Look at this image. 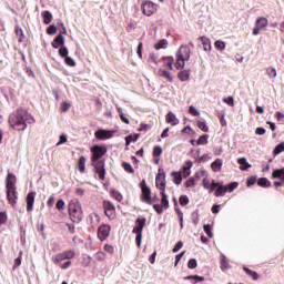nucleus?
<instances>
[{"label": "nucleus", "mask_w": 284, "mask_h": 284, "mask_svg": "<svg viewBox=\"0 0 284 284\" xmlns=\"http://www.w3.org/2000/svg\"><path fill=\"white\" fill-rule=\"evenodd\" d=\"M214 190H215V192H214ZM211 192H214V195L217 197L225 196V194L227 193L225 186L221 182H212L211 183Z\"/></svg>", "instance_id": "obj_12"}, {"label": "nucleus", "mask_w": 284, "mask_h": 284, "mask_svg": "<svg viewBox=\"0 0 284 284\" xmlns=\"http://www.w3.org/2000/svg\"><path fill=\"white\" fill-rule=\"evenodd\" d=\"M158 74H159V77H164V79H168V81H170V83H172V81H174V79L172 78V75L170 74L169 71L159 69Z\"/></svg>", "instance_id": "obj_28"}, {"label": "nucleus", "mask_w": 284, "mask_h": 284, "mask_svg": "<svg viewBox=\"0 0 284 284\" xmlns=\"http://www.w3.org/2000/svg\"><path fill=\"white\" fill-rule=\"evenodd\" d=\"M92 165L100 181H105V160H100L99 162H92Z\"/></svg>", "instance_id": "obj_9"}, {"label": "nucleus", "mask_w": 284, "mask_h": 284, "mask_svg": "<svg viewBox=\"0 0 284 284\" xmlns=\"http://www.w3.org/2000/svg\"><path fill=\"white\" fill-rule=\"evenodd\" d=\"M136 141H139V134L128 135L125 138V145H130V143H136Z\"/></svg>", "instance_id": "obj_35"}, {"label": "nucleus", "mask_w": 284, "mask_h": 284, "mask_svg": "<svg viewBox=\"0 0 284 284\" xmlns=\"http://www.w3.org/2000/svg\"><path fill=\"white\" fill-rule=\"evenodd\" d=\"M153 209L155 210V212L158 214H163V206H162V204H154Z\"/></svg>", "instance_id": "obj_62"}, {"label": "nucleus", "mask_w": 284, "mask_h": 284, "mask_svg": "<svg viewBox=\"0 0 284 284\" xmlns=\"http://www.w3.org/2000/svg\"><path fill=\"white\" fill-rule=\"evenodd\" d=\"M69 216L73 223L83 221V209L81 207V202L77 199L69 202Z\"/></svg>", "instance_id": "obj_2"}, {"label": "nucleus", "mask_w": 284, "mask_h": 284, "mask_svg": "<svg viewBox=\"0 0 284 284\" xmlns=\"http://www.w3.org/2000/svg\"><path fill=\"white\" fill-rule=\"evenodd\" d=\"M181 247H183V242L179 241L175 246L173 247V252L176 253L179 252V250H181Z\"/></svg>", "instance_id": "obj_64"}, {"label": "nucleus", "mask_w": 284, "mask_h": 284, "mask_svg": "<svg viewBox=\"0 0 284 284\" xmlns=\"http://www.w3.org/2000/svg\"><path fill=\"white\" fill-rule=\"evenodd\" d=\"M266 73L270 77V79H276V68L266 69Z\"/></svg>", "instance_id": "obj_45"}, {"label": "nucleus", "mask_w": 284, "mask_h": 284, "mask_svg": "<svg viewBox=\"0 0 284 284\" xmlns=\"http://www.w3.org/2000/svg\"><path fill=\"white\" fill-rule=\"evenodd\" d=\"M172 174H173V183H175V185H181V182L183 181L181 173L173 172Z\"/></svg>", "instance_id": "obj_39"}, {"label": "nucleus", "mask_w": 284, "mask_h": 284, "mask_svg": "<svg viewBox=\"0 0 284 284\" xmlns=\"http://www.w3.org/2000/svg\"><path fill=\"white\" fill-rule=\"evenodd\" d=\"M166 123H171V125H179V119L173 112H169L166 115Z\"/></svg>", "instance_id": "obj_23"}, {"label": "nucleus", "mask_w": 284, "mask_h": 284, "mask_svg": "<svg viewBox=\"0 0 284 284\" xmlns=\"http://www.w3.org/2000/svg\"><path fill=\"white\" fill-rule=\"evenodd\" d=\"M201 42H202L204 52H210V50H212V42L210 41V38L201 37Z\"/></svg>", "instance_id": "obj_20"}, {"label": "nucleus", "mask_w": 284, "mask_h": 284, "mask_svg": "<svg viewBox=\"0 0 284 284\" xmlns=\"http://www.w3.org/2000/svg\"><path fill=\"white\" fill-rule=\"evenodd\" d=\"M207 139H210V135H201L196 141V145H207Z\"/></svg>", "instance_id": "obj_37"}, {"label": "nucleus", "mask_w": 284, "mask_h": 284, "mask_svg": "<svg viewBox=\"0 0 284 284\" xmlns=\"http://www.w3.org/2000/svg\"><path fill=\"white\" fill-rule=\"evenodd\" d=\"M159 6L152 1H144L141 4L142 14H145V17H152V14L156 12Z\"/></svg>", "instance_id": "obj_7"}, {"label": "nucleus", "mask_w": 284, "mask_h": 284, "mask_svg": "<svg viewBox=\"0 0 284 284\" xmlns=\"http://www.w3.org/2000/svg\"><path fill=\"white\" fill-rule=\"evenodd\" d=\"M77 196H84L85 195V189L83 187H77L75 189Z\"/></svg>", "instance_id": "obj_63"}, {"label": "nucleus", "mask_w": 284, "mask_h": 284, "mask_svg": "<svg viewBox=\"0 0 284 284\" xmlns=\"http://www.w3.org/2000/svg\"><path fill=\"white\" fill-rule=\"evenodd\" d=\"M272 178L284 180V168L274 170L273 173H272Z\"/></svg>", "instance_id": "obj_30"}, {"label": "nucleus", "mask_w": 284, "mask_h": 284, "mask_svg": "<svg viewBox=\"0 0 284 284\" xmlns=\"http://www.w3.org/2000/svg\"><path fill=\"white\" fill-rule=\"evenodd\" d=\"M140 187L142 190L141 199L143 203L152 205V191L149 189L148 184L145 183V180H142V182L140 183Z\"/></svg>", "instance_id": "obj_8"}, {"label": "nucleus", "mask_w": 284, "mask_h": 284, "mask_svg": "<svg viewBox=\"0 0 284 284\" xmlns=\"http://www.w3.org/2000/svg\"><path fill=\"white\" fill-rule=\"evenodd\" d=\"M184 281H193L192 283L196 284V283H202V281H205V277L200 275H189L184 277Z\"/></svg>", "instance_id": "obj_24"}, {"label": "nucleus", "mask_w": 284, "mask_h": 284, "mask_svg": "<svg viewBox=\"0 0 284 284\" xmlns=\"http://www.w3.org/2000/svg\"><path fill=\"white\" fill-rule=\"evenodd\" d=\"M185 61H190V47L181 45L176 52V63L175 68H185Z\"/></svg>", "instance_id": "obj_3"}, {"label": "nucleus", "mask_w": 284, "mask_h": 284, "mask_svg": "<svg viewBox=\"0 0 284 284\" xmlns=\"http://www.w3.org/2000/svg\"><path fill=\"white\" fill-rule=\"evenodd\" d=\"M193 165H194V162H192V160H187L185 162V165L182 168V170H183L182 175L184 176V179H187V176H190V174H192V172L190 170H192Z\"/></svg>", "instance_id": "obj_16"}, {"label": "nucleus", "mask_w": 284, "mask_h": 284, "mask_svg": "<svg viewBox=\"0 0 284 284\" xmlns=\"http://www.w3.org/2000/svg\"><path fill=\"white\" fill-rule=\"evenodd\" d=\"M189 112L190 114H192L193 116H201V112L199 110H196V108L194 105H191L189 108Z\"/></svg>", "instance_id": "obj_48"}, {"label": "nucleus", "mask_w": 284, "mask_h": 284, "mask_svg": "<svg viewBox=\"0 0 284 284\" xmlns=\"http://www.w3.org/2000/svg\"><path fill=\"white\" fill-rule=\"evenodd\" d=\"M237 163H239V165H242L241 170H250V168H252V164H248L247 159H245V158H240L237 160Z\"/></svg>", "instance_id": "obj_27"}, {"label": "nucleus", "mask_w": 284, "mask_h": 284, "mask_svg": "<svg viewBox=\"0 0 284 284\" xmlns=\"http://www.w3.org/2000/svg\"><path fill=\"white\" fill-rule=\"evenodd\" d=\"M155 185L161 192H165V172L162 169H159V172L155 176Z\"/></svg>", "instance_id": "obj_11"}, {"label": "nucleus", "mask_w": 284, "mask_h": 284, "mask_svg": "<svg viewBox=\"0 0 284 284\" xmlns=\"http://www.w3.org/2000/svg\"><path fill=\"white\" fill-rule=\"evenodd\" d=\"M221 168H223V160L216 159L214 162L211 164V170L213 172H221Z\"/></svg>", "instance_id": "obj_21"}, {"label": "nucleus", "mask_w": 284, "mask_h": 284, "mask_svg": "<svg viewBox=\"0 0 284 284\" xmlns=\"http://www.w3.org/2000/svg\"><path fill=\"white\" fill-rule=\"evenodd\" d=\"M91 154H92V158H91L92 163H97L100 161L99 159L108 154V148L103 145H94L91 149Z\"/></svg>", "instance_id": "obj_5"}, {"label": "nucleus", "mask_w": 284, "mask_h": 284, "mask_svg": "<svg viewBox=\"0 0 284 284\" xmlns=\"http://www.w3.org/2000/svg\"><path fill=\"white\" fill-rule=\"evenodd\" d=\"M220 261L222 272L230 270V262H227V257H225V254L220 255Z\"/></svg>", "instance_id": "obj_19"}, {"label": "nucleus", "mask_w": 284, "mask_h": 284, "mask_svg": "<svg viewBox=\"0 0 284 284\" xmlns=\"http://www.w3.org/2000/svg\"><path fill=\"white\" fill-rule=\"evenodd\" d=\"M16 34L19 37V42L23 43V39H26V34H23V29L19 26L16 27Z\"/></svg>", "instance_id": "obj_33"}, {"label": "nucleus", "mask_w": 284, "mask_h": 284, "mask_svg": "<svg viewBox=\"0 0 284 284\" xmlns=\"http://www.w3.org/2000/svg\"><path fill=\"white\" fill-rule=\"evenodd\" d=\"M164 65H166L169 70H174V59L172 58L164 59Z\"/></svg>", "instance_id": "obj_40"}, {"label": "nucleus", "mask_w": 284, "mask_h": 284, "mask_svg": "<svg viewBox=\"0 0 284 284\" xmlns=\"http://www.w3.org/2000/svg\"><path fill=\"white\" fill-rule=\"evenodd\" d=\"M267 23H268V21H267V18H265V17L257 18L256 22H255L256 27L262 30L267 28Z\"/></svg>", "instance_id": "obj_22"}, {"label": "nucleus", "mask_w": 284, "mask_h": 284, "mask_svg": "<svg viewBox=\"0 0 284 284\" xmlns=\"http://www.w3.org/2000/svg\"><path fill=\"white\" fill-rule=\"evenodd\" d=\"M64 61L67 63V65H70L71 68H74V65H77V61H74V59L70 58V57H65Z\"/></svg>", "instance_id": "obj_51"}, {"label": "nucleus", "mask_w": 284, "mask_h": 284, "mask_svg": "<svg viewBox=\"0 0 284 284\" xmlns=\"http://www.w3.org/2000/svg\"><path fill=\"white\" fill-rule=\"evenodd\" d=\"M244 272H246V274L248 276H251L253 278V281H258V273H256V271H252L250 268H247V266L243 267Z\"/></svg>", "instance_id": "obj_31"}, {"label": "nucleus", "mask_w": 284, "mask_h": 284, "mask_svg": "<svg viewBox=\"0 0 284 284\" xmlns=\"http://www.w3.org/2000/svg\"><path fill=\"white\" fill-rule=\"evenodd\" d=\"M223 102L226 103L227 105H231V108H234V98L233 97L223 98Z\"/></svg>", "instance_id": "obj_52"}, {"label": "nucleus", "mask_w": 284, "mask_h": 284, "mask_svg": "<svg viewBox=\"0 0 284 284\" xmlns=\"http://www.w3.org/2000/svg\"><path fill=\"white\" fill-rule=\"evenodd\" d=\"M197 128L202 130V132H209L210 128H207V124L205 122L199 121Z\"/></svg>", "instance_id": "obj_47"}, {"label": "nucleus", "mask_w": 284, "mask_h": 284, "mask_svg": "<svg viewBox=\"0 0 284 284\" xmlns=\"http://www.w3.org/2000/svg\"><path fill=\"white\" fill-rule=\"evenodd\" d=\"M34 199H37V192H30L27 195V212L34 210Z\"/></svg>", "instance_id": "obj_15"}, {"label": "nucleus", "mask_w": 284, "mask_h": 284, "mask_svg": "<svg viewBox=\"0 0 284 284\" xmlns=\"http://www.w3.org/2000/svg\"><path fill=\"white\" fill-rule=\"evenodd\" d=\"M34 116L30 114L27 110L18 109L16 112L11 113L9 116V125L17 130V132H23L28 124L34 123Z\"/></svg>", "instance_id": "obj_1"}, {"label": "nucleus", "mask_w": 284, "mask_h": 284, "mask_svg": "<svg viewBox=\"0 0 284 284\" xmlns=\"http://www.w3.org/2000/svg\"><path fill=\"white\" fill-rule=\"evenodd\" d=\"M145 217H138V225L133 229V234H136L135 242L138 247H141V241H143V227H145Z\"/></svg>", "instance_id": "obj_4"}, {"label": "nucleus", "mask_w": 284, "mask_h": 284, "mask_svg": "<svg viewBox=\"0 0 284 284\" xmlns=\"http://www.w3.org/2000/svg\"><path fill=\"white\" fill-rule=\"evenodd\" d=\"M281 152H284V142L277 144L273 151L274 156H278Z\"/></svg>", "instance_id": "obj_38"}, {"label": "nucleus", "mask_w": 284, "mask_h": 284, "mask_svg": "<svg viewBox=\"0 0 284 284\" xmlns=\"http://www.w3.org/2000/svg\"><path fill=\"white\" fill-rule=\"evenodd\" d=\"M103 207H104V211H106V210H115L114 204H112V202H110L108 200H105L103 202Z\"/></svg>", "instance_id": "obj_50"}, {"label": "nucleus", "mask_w": 284, "mask_h": 284, "mask_svg": "<svg viewBox=\"0 0 284 284\" xmlns=\"http://www.w3.org/2000/svg\"><path fill=\"white\" fill-rule=\"evenodd\" d=\"M6 187L10 192H12L14 189H17V176L12 173H8L6 179Z\"/></svg>", "instance_id": "obj_14"}, {"label": "nucleus", "mask_w": 284, "mask_h": 284, "mask_svg": "<svg viewBox=\"0 0 284 284\" xmlns=\"http://www.w3.org/2000/svg\"><path fill=\"white\" fill-rule=\"evenodd\" d=\"M203 229L205 234H207L210 239H213L214 234L212 233V227L209 224H204Z\"/></svg>", "instance_id": "obj_46"}, {"label": "nucleus", "mask_w": 284, "mask_h": 284, "mask_svg": "<svg viewBox=\"0 0 284 284\" xmlns=\"http://www.w3.org/2000/svg\"><path fill=\"white\" fill-rule=\"evenodd\" d=\"M187 203H190V197H187V195L180 196V205L185 206Z\"/></svg>", "instance_id": "obj_55"}, {"label": "nucleus", "mask_w": 284, "mask_h": 284, "mask_svg": "<svg viewBox=\"0 0 284 284\" xmlns=\"http://www.w3.org/2000/svg\"><path fill=\"white\" fill-rule=\"evenodd\" d=\"M105 253L103 251H99L97 254H95V258L97 261H105Z\"/></svg>", "instance_id": "obj_58"}, {"label": "nucleus", "mask_w": 284, "mask_h": 284, "mask_svg": "<svg viewBox=\"0 0 284 284\" xmlns=\"http://www.w3.org/2000/svg\"><path fill=\"white\" fill-rule=\"evenodd\" d=\"M239 187V183L237 182H231L225 186L226 192H229L230 194H232V192H234L236 189Z\"/></svg>", "instance_id": "obj_34"}, {"label": "nucleus", "mask_w": 284, "mask_h": 284, "mask_svg": "<svg viewBox=\"0 0 284 284\" xmlns=\"http://www.w3.org/2000/svg\"><path fill=\"white\" fill-rule=\"evenodd\" d=\"M155 50H165L168 48V40L162 39L158 43L154 44Z\"/></svg>", "instance_id": "obj_32"}, {"label": "nucleus", "mask_w": 284, "mask_h": 284, "mask_svg": "<svg viewBox=\"0 0 284 284\" xmlns=\"http://www.w3.org/2000/svg\"><path fill=\"white\" fill-rule=\"evenodd\" d=\"M75 253L72 250H68V251H63L61 253H58L54 257H53V263L55 265H60V263L62 261H70V258H74Z\"/></svg>", "instance_id": "obj_6"}, {"label": "nucleus", "mask_w": 284, "mask_h": 284, "mask_svg": "<svg viewBox=\"0 0 284 284\" xmlns=\"http://www.w3.org/2000/svg\"><path fill=\"white\" fill-rule=\"evenodd\" d=\"M202 185L205 190H211L212 187V185H210V180H207L206 178L203 179Z\"/></svg>", "instance_id": "obj_61"}, {"label": "nucleus", "mask_w": 284, "mask_h": 284, "mask_svg": "<svg viewBox=\"0 0 284 284\" xmlns=\"http://www.w3.org/2000/svg\"><path fill=\"white\" fill-rule=\"evenodd\" d=\"M257 185L260 187H270L272 185V182H270V180H267V178H261L257 180Z\"/></svg>", "instance_id": "obj_29"}, {"label": "nucleus", "mask_w": 284, "mask_h": 284, "mask_svg": "<svg viewBox=\"0 0 284 284\" xmlns=\"http://www.w3.org/2000/svg\"><path fill=\"white\" fill-rule=\"evenodd\" d=\"M149 63H154V65H159V57L154 53H150Z\"/></svg>", "instance_id": "obj_44"}, {"label": "nucleus", "mask_w": 284, "mask_h": 284, "mask_svg": "<svg viewBox=\"0 0 284 284\" xmlns=\"http://www.w3.org/2000/svg\"><path fill=\"white\" fill-rule=\"evenodd\" d=\"M94 136L98 141H108V139H112V136H114V131L100 129L94 132Z\"/></svg>", "instance_id": "obj_10"}, {"label": "nucleus", "mask_w": 284, "mask_h": 284, "mask_svg": "<svg viewBox=\"0 0 284 284\" xmlns=\"http://www.w3.org/2000/svg\"><path fill=\"white\" fill-rule=\"evenodd\" d=\"M111 227L108 224H103L98 229V237L100 241H105L110 236Z\"/></svg>", "instance_id": "obj_13"}, {"label": "nucleus", "mask_w": 284, "mask_h": 284, "mask_svg": "<svg viewBox=\"0 0 284 284\" xmlns=\"http://www.w3.org/2000/svg\"><path fill=\"white\" fill-rule=\"evenodd\" d=\"M65 43V38H63V34L60 33L55 37V39L52 41L51 45L57 50L60 45H63Z\"/></svg>", "instance_id": "obj_18"}, {"label": "nucleus", "mask_w": 284, "mask_h": 284, "mask_svg": "<svg viewBox=\"0 0 284 284\" xmlns=\"http://www.w3.org/2000/svg\"><path fill=\"white\" fill-rule=\"evenodd\" d=\"M41 17L43 18V23L47 26L52 23V13L50 11H42Z\"/></svg>", "instance_id": "obj_25"}, {"label": "nucleus", "mask_w": 284, "mask_h": 284, "mask_svg": "<svg viewBox=\"0 0 284 284\" xmlns=\"http://www.w3.org/2000/svg\"><path fill=\"white\" fill-rule=\"evenodd\" d=\"M163 154V149L161 146H154L153 156H161Z\"/></svg>", "instance_id": "obj_54"}, {"label": "nucleus", "mask_w": 284, "mask_h": 284, "mask_svg": "<svg viewBox=\"0 0 284 284\" xmlns=\"http://www.w3.org/2000/svg\"><path fill=\"white\" fill-rule=\"evenodd\" d=\"M180 81H190V70H183L178 73Z\"/></svg>", "instance_id": "obj_26"}, {"label": "nucleus", "mask_w": 284, "mask_h": 284, "mask_svg": "<svg viewBox=\"0 0 284 284\" xmlns=\"http://www.w3.org/2000/svg\"><path fill=\"white\" fill-rule=\"evenodd\" d=\"M61 270H68L72 265V261H67L64 263L57 264Z\"/></svg>", "instance_id": "obj_56"}, {"label": "nucleus", "mask_w": 284, "mask_h": 284, "mask_svg": "<svg viewBox=\"0 0 284 284\" xmlns=\"http://www.w3.org/2000/svg\"><path fill=\"white\" fill-rule=\"evenodd\" d=\"M7 196H8L9 203H11V205H17V199H19L17 196V189H13V191H10V189H8Z\"/></svg>", "instance_id": "obj_17"}, {"label": "nucleus", "mask_w": 284, "mask_h": 284, "mask_svg": "<svg viewBox=\"0 0 284 284\" xmlns=\"http://www.w3.org/2000/svg\"><path fill=\"white\" fill-rule=\"evenodd\" d=\"M104 252H108V254H114V246H112L110 244H105Z\"/></svg>", "instance_id": "obj_60"}, {"label": "nucleus", "mask_w": 284, "mask_h": 284, "mask_svg": "<svg viewBox=\"0 0 284 284\" xmlns=\"http://www.w3.org/2000/svg\"><path fill=\"white\" fill-rule=\"evenodd\" d=\"M78 170L80 172H85V156H80L78 162Z\"/></svg>", "instance_id": "obj_36"}, {"label": "nucleus", "mask_w": 284, "mask_h": 284, "mask_svg": "<svg viewBox=\"0 0 284 284\" xmlns=\"http://www.w3.org/2000/svg\"><path fill=\"white\" fill-rule=\"evenodd\" d=\"M111 194L115 201H123V195L119 191H112Z\"/></svg>", "instance_id": "obj_53"}, {"label": "nucleus", "mask_w": 284, "mask_h": 284, "mask_svg": "<svg viewBox=\"0 0 284 284\" xmlns=\"http://www.w3.org/2000/svg\"><path fill=\"white\" fill-rule=\"evenodd\" d=\"M161 195H162V206L168 207L170 205V201L168 200V194H165V191H162Z\"/></svg>", "instance_id": "obj_41"}, {"label": "nucleus", "mask_w": 284, "mask_h": 284, "mask_svg": "<svg viewBox=\"0 0 284 284\" xmlns=\"http://www.w3.org/2000/svg\"><path fill=\"white\" fill-rule=\"evenodd\" d=\"M214 45L220 52H223V50H225V43L221 40L215 41Z\"/></svg>", "instance_id": "obj_43"}, {"label": "nucleus", "mask_w": 284, "mask_h": 284, "mask_svg": "<svg viewBox=\"0 0 284 284\" xmlns=\"http://www.w3.org/2000/svg\"><path fill=\"white\" fill-rule=\"evenodd\" d=\"M122 168L125 170V172H129L130 174H134V168H132V164L124 162L122 164Z\"/></svg>", "instance_id": "obj_42"}, {"label": "nucleus", "mask_w": 284, "mask_h": 284, "mask_svg": "<svg viewBox=\"0 0 284 284\" xmlns=\"http://www.w3.org/2000/svg\"><path fill=\"white\" fill-rule=\"evenodd\" d=\"M197 265L199 264L196 263V258H191L187 263L189 270H196Z\"/></svg>", "instance_id": "obj_49"}, {"label": "nucleus", "mask_w": 284, "mask_h": 284, "mask_svg": "<svg viewBox=\"0 0 284 284\" xmlns=\"http://www.w3.org/2000/svg\"><path fill=\"white\" fill-rule=\"evenodd\" d=\"M59 54L60 57H62L63 59H65V57H68V48L67 47H62L59 49Z\"/></svg>", "instance_id": "obj_59"}, {"label": "nucleus", "mask_w": 284, "mask_h": 284, "mask_svg": "<svg viewBox=\"0 0 284 284\" xmlns=\"http://www.w3.org/2000/svg\"><path fill=\"white\" fill-rule=\"evenodd\" d=\"M57 30H58L57 26L51 24V26H49V28L47 29V34H57Z\"/></svg>", "instance_id": "obj_57"}]
</instances>
